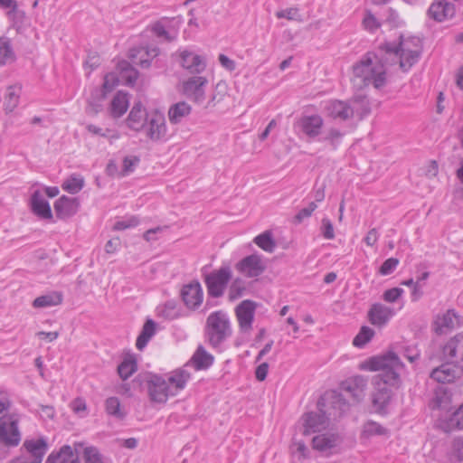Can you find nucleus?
I'll return each mask as SVG.
<instances>
[{"mask_svg":"<svg viewBox=\"0 0 463 463\" xmlns=\"http://www.w3.org/2000/svg\"><path fill=\"white\" fill-rule=\"evenodd\" d=\"M400 52L394 43H385L379 46L375 52H367L354 64V81L360 80L359 87L373 85L381 89L386 84L388 66L400 64Z\"/></svg>","mask_w":463,"mask_h":463,"instance_id":"nucleus-1","label":"nucleus"},{"mask_svg":"<svg viewBox=\"0 0 463 463\" xmlns=\"http://www.w3.org/2000/svg\"><path fill=\"white\" fill-rule=\"evenodd\" d=\"M365 369L380 373L373 377L374 392L372 402L378 411H383L392 398L391 386H396L400 382V371L403 364L393 352L370 358L364 366Z\"/></svg>","mask_w":463,"mask_h":463,"instance_id":"nucleus-2","label":"nucleus"},{"mask_svg":"<svg viewBox=\"0 0 463 463\" xmlns=\"http://www.w3.org/2000/svg\"><path fill=\"white\" fill-rule=\"evenodd\" d=\"M326 401H327L335 411L334 413L335 416H341L342 413L348 409V403L344 394L336 392L326 393L325 397H322L317 402L319 411H309L302 416L301 420L304 428V435L320 432L328 427L329 417L322 408L325 406Z\"/></svg>","mask_w":463,"mask_h":463,"instance_id":"nucleus-3","label":"nucleus"},{"mask_svg":"<svg viewBox=\"0 0 463 463\" xmlns=\"http://www.w3.org/2000/svg\"><path fill=\"white\" fill-rule=\"evenodd\" d=\"M232 335V323L226 312L217 310L208 316L204 326V335L206 342L213 349L221 352L224 343Z\"/></svg>","mask_w":463,"mask_h":463,"instance_id":"nucleus-4","label":"nucleus"},{"mask_svg":"<svg viewBox=\"0 0 463 463\" xmlns=\"http://www.w3.org/2000/svg\"><path fill=\"white\" fill-rule=\"evenodd\" d=\"M400 52V68L402 71H409L415 65L423 52L422 41L418 36L404 37L400 35L398 44H395Z\"/></svg>","mask_w":463,"mask_h":463,"instance_id":"nucleus-5","label":"nucleus"},{"mask_svg":"<svg viewBox=\"0 0 463 463\" xmlns=\"http://www.w3.org/2000/svg\"><path fill=\"white\" fill-rule=\"evenodd\" d=\"M232 277V269L229 266H222L204 276V283L207 288V293L212 298H221Z\"/></svg>","mask_w":463,"mask_h":463,"instance_id":"nucleus-6","label":"nucleus"},{"mask_svg":"<svg viewBox=\"0 0 463 463\" xmlns=\"http://www.w3.org/2000/svg\"><path fill=\"white\" fill-rule=\"evenodd\" d=\"M20 416L16 413H6L0 417V443L7 447H15L21 441L18 428Z\"/></svg>","mask_w":463,"mask_h":463,"instance_id":"nucleus-7","label":"nucleus"},{"mask_svg":"<svg viewBox=\"0 0 463 463\" xmlns=\"http://www.w3.org/2000/svg\"><path fill=\"white\" fill-rule=\"evenodd\" d=\"M24 451L21 456L14 458L10 463H42L48 450V444L43 438L25 440L23 445Z\"/></svg>","mask_w":463,"mask_h":463,"instance_id":"nucleus-8","label":"nucleus"},{"mask_svg":"<svg viewBox=\"0 0 463 463\" xmlns=\"http://www.w3.org/2000/svg\"><path fill=\"white\" fill-rule=\"evenodd\" d=\"M146 388L151 402L156 403H165L170 396H173L170 389L167 387L165 378L157 374H152L146 381Z\"/></svg>","mask_w":463,"mask_h":463,"instance_id":"nucleus-9","label":"nucleus"},{"mask_svg":"<svg viewBox=\"0 0 463 463\" xmlns=\"http://www.w3.org/2000/svg\"><path fill=\"white\" fill-rule=\"evenodd\" d=\"M208 84L206 77L194 75L183 81L184 95L196 103H203L205 99V88Z\"/></svg>","mask_w":463,"mask_h":463,"instance_id":"nucleus-10","label":"nucleus"},{"mask_svg":"<svg viewBox=\"0 0 463 463\" xmlns=\"http://www.w3.org/2000/svg\"><path fill=\"white\" fill-rule=\"evenodd\" d=\"M439 358L443 362L463 363V333L457 334L440 346Z\"/></svg>","mask_w":463,"mask_h":463,"instance_id":"nucleus-11","label":"nucleus"},{"mask_svg":"<svg viewBox=\"0 0 463 463\" xmlns=\"http://www.w3.org/2000/svg\"><path fill=\"white\" fill-rule=\"evenodd\" d=\"M235 269L244 277L251 279L260 276L266 269V265L260 255L251 254L237 262Z\"/></svg>","mask_w":463,"mask_h":463,"instance_id":"nucleus-12","label":"nucleus"},{"mask_svg":"<svg viewBox=\"0 0 463 463\" xmlns=\"http://www.w3.org/2000/svg\"><path fill=\"white\" fill-rule=\"evenodd\" d=\"M145 128L146 136L154 142L166 140L165 118L160 112L152 113L147 119Z\"/></svg>","mask_w":463,"mask_h":463,"instance_id":"nucleus-13","label":"nucleus"},{"mask_svg":"<svg viewBox=\"0 0 463 463\" xmlns=\"http://www.w3.org/2000/svg\"><path fill=\"white\" fill-rule=\"evenodd\" d=\"M341 442L342 439L337 433L325 432L312 439V448L329 456L334 453V450L339 447Z\"/></svg>","mask_w":463,"mask_h":463,"instance_id":"nucleus-14","label":"nucleus"},{"mask_svg":"<svg viewBox=\"0 0 463 463\" xmlns=\"http://www.w3.org/2000/svg\"><path fill=\"white\" fill-rule=\"evenodd\" d=\"M256 303L252 300H243L236 307L235 313L240 329L244 332H250L252 328L254 320Z\"/></svg>","mask_w":463,"mask_h":463,"instance_id":"nucleus-15","label":"nucleus"},{"mask_svg":"<svg viewBox=\"0 0 463 463\" xmlns=\"http://www.w3.org/2000/svg\"><path fill=\"white\" fill-rule=\"evenodd\" d=\"M181 297L187 308L192 310L197 309L203 299V291L201 284L194 280L183 286Z\"/></svg>","mask_w":463,"mask_h":463,"instance_id":"nucleus-16","label":"nucleus"},{"mask_svg":"<svg viewBox=\"0 0 463 463\" xmlns=\"http://www.w3.org/2000/svg\"><path fill=\"white\" fill-rule=\"evenodd\" d=\"M455 14V5L447 0H433L427 11L428 16L439 23L453 18Z\"/></svg>","mask_w":463,"mask_h":463,"instance_id":"nucleus-17","label":"nucleus"},{"mask_svg":"<svg viewBox=\"0 0 463 463\" xmlns=\"http://www.w3.org/2000/svg\"><path fill=\"white\" fill-rule=\"evenodd\" d=\"M366 386V379L364 376L356 375L343 382L341 389L354 402H360L364 397Z\"/></svg>","mask_w":463,"mask_h":463,"instance_id":"nucleus-18","label":"nucleus"},{"mask_svg":"<svg viewBox=\"0 0 463 463\" xmlns=\"http://www.w3.org/2000/svg\"><path fill=\"white\" fill-rule=\"evenodd\" d=\"M179 58L180 65L191 74H200L206 68L205 60L193 52L182 51Z\"/></svg>","mask_w":463,"mask_h":463,"instance_id":"nucleus-19","label":"nucleus"},{"mask_svg":"<svg viewBox=\"0 0 463 463\" xmlns=\"http://www.w3.org/2000/svg\"><path fill=\"white\" fill-rule=\"evenodd\" d=\"M456 362H445V364L433 369L430 377L438 383H451L458 375V368L454 364Z\"/></svg>","mask_w":463,"mask_h":463,"instance_id":"nucleus-20","label":"nucleus"},{"mask_svg":"<svg viewBox=\"0 0 463 463\" xmlns=\"http://www.w3.org/2000/svg\"><path fill=\"white\" fill-rule=\"evenodd\" d=\"M326 113L335 119L347 120L354 116L353 108L345 101L331 100L326 107Z\"/></svg>","mask_w":463,"mask_h":463,"instance_id":"nucleus-21","label":"nucleus"},{"mask_svg":"<svg viewBox=\"0 0 463 463\" xmlns=\"http://www.w3.org/2000/svg\"><path fill=\"white\" fill-rule=\"evenodd\" d=\"M190 378L191 373L184 368L175 370L167 375L165 378L167 387L170 389L171 392H173V396L185 388Z\"/></svg>","mask_w":463,"mask_h":463,"instance_id":"nucleus-22","label":"nucleus"},{"mask_svg":"<svg viewBox=\"0 0 463 463\" xmlns=\"http://www.w3.org/2000/svg\"><path fill=\"white\" fill-rule=\"evenodd\" d=\"M394 311L392 307L384 306L381 303L373 304L369 312L368 317L370 322L378 326H383L393 317Z\"/></svg>","mask_w":463,"mask_h":463,"instance_id":"nucleus-23","label":"nucleus"},{"mask_svg":"<svg viewBox=\"0 0 463 463\" xmlns=\"http://www.w3.org/2000/svg\"><path fill=\"white\" fill-rule=\"evenodd\" d=\"M324 120L321 116L315 114L304 116L299 120V127L303 133L308 137H317L321 133Z\"/></svg>","mask_w":463,"mask_h":463,"instance_id":"nucleus-24","label":"nucleus"},{"mask_svg":"<svg viewBox=\"0 0 463 463\" xmlns=\"http://www.w3.org/2000/svg\"><path fill=\"white\" fill-rule=\"evenodd\" d=\"M78 206L77 199L62 195L55 202L54 211L58 218L65 219L74 215L78 210Z\"/></svg>","mask_w":463,"mask_h":463,"instance_id":"nucleus-25","label":"nucleus"},{"mask_svg":"<svg viewBox=\"0 0 463 463\" xmlns=\"http://www.w3.org/2000/svg\"><path fill=\"white\" fill-rule=\"evenodd\" d=\"M31 206L33 213L37 216L43 219H51L52 217L51 206L40 191H35L33 194Z\"/></svg>","mask_w":463,"mask_h":463,"instance_id":"nucleus-26","label":"nucleus"},{"mask_svg":"<svg viewBox=\"0 0 463 463\" xmlns=\"http://www.w3.org/2000/svg\"><path fill=\"white\" fill-rule=\"evenodd\" d=\"M46 463H80L79 456L73 451L71 446L64 445L57 453H51Z\"/></svg>","mask_w":463,"mask_h":463,"instance_id":"nucleus-27","label":"nucleus"},{"mask_svg":"<svg viewBox=\"0 0 463 463\" xmlns=\"http://www.w3.org/2000/svg\"><path fill=\"white\" fill-rule=\"evenodd\" d=\"M147 118L148 116L141 103H137L129 112L128 117V125L129 128L138 130L140 128L144 127L145 121Z\"/></svg>","mask_w":463,"mask_h":463,"instance_id":"nucleus-28","label":"nucleus"},{"mask_svg":"<svg viewBox=\"0 0 463 463\" xmlns=\"http://www.w3.org/2000/svg\"><path fill=\"white\" fill-rule=\"evenodd\" d=\"M213 355L208 353L202 345L198 346L191 359L196 370L208 369L213 364Z\"/></svg>","mask_w":463,"mask_h":463,"instance_id":"nucleus-29","label":"nucleus"},{"mask_svg":"<svg viewBox=\"0 0 463 463\" xmlns=\"http://www.w3.org/2000/svg\"><path fill=\"white\" fill-rule=\"evenodd\" d=\"M456 314L453 310L449 309L441 316H438L433 323V330L436 334H444L447 330L454 327V320Z\"/></svg>","mask_w":463,"mask_h":463,"instance_id":"nucleus-30","label":"nucleus"},{"mask_svg":"<svg viewBox=\"0 0 463 463\" xmlns=\"http://www.w3.org/2000/svg\"><path fill=\"white\" fill-rule=\"evenodd\" d=\"M192 111L191 106L185 101H180L169 108L168 118L171 123L177 124Z\"/></svg>","mask_w":463,"mask_h":463,"instance_id":"nucleus-31","label":"nucleus"},{"mask_svg":"<svg viewBox=\"0 0 463 463\" xmlns=\"http://www.w3.org/2000/svg\"><path fill=\"white\" fill-rule=\"evenodd\" d=\"M156 324L153 319L148 318L145 322L142 330L137 338L136 346L138 350H142L144 347L146 346L149 340L156 334Z\"/></svg>","mask_w":463,"mask_h":463,"instance_id":"nucleus-32","label":"nucleus"},{"mask_svg":"<svg viewBox=\"0 0 463 463\" xmlns=\"http://www.w3.org/2000/svg\"><path fill=\"white\" fill-rule=\"evenodd\" d=\"M128 94L118 91L111 100V115L115 118H119L128 110Z\"/></svg>","mask_w":463,"mask_h":463,"instance_id":"nucleus-33","label":"nucleus"},{"mask_svg":"<svg viewBox=\"0 0 463 463\" xmlns=\"http://www.w3.org/2000/svg\"><path fill=\"white\" fill-rule=\"evenodd\" d=\"M21 90L22 89L18 85L9 86L6 89L4 103L6 112H12L18 106Z\"/></svg>","mask_w":463,"mask_h":463,"instance_id":"nucleus-34","label":"nucleus"},{"mask_svg":"<svg viewBox=\"0 0 463 463\" xmlns=\"http://www.w3.org/2000/svg\"><path fill=\"white\" fill-rule=\"evenodd\" d=\"M15 60L11 40L7 37H0V67Z\"/></svg>","mask_w":463,"mask_h":463,"instance_id":"nucleus-35","label":"nucleus"},{"mask_svg":"<svg viewBox=\"0 0 463 463\" xmlns=\"http://www.w3.org/2000/svg\"><path fill=\"white\" fill-rule=\"evenodd\" d=\"M62 302V295L59 292H52L36 298L33 306L36 308H43L60 305Z\"/></svg>","mask_w":463,"mask_h":463,"instance_id":"nucleus-36","label":"nucleus"},{"mask_svg":"<svg viewBox=\"0 0 463 463\" xmlns=\"http://www.w3.org/2000/svg\"><path fill=\"white\" fill-rule=\"evenodd\" d=\"M140 156L135 154H128L122 158V166L120 169L121 176H128L135 172L140 164Z\"/></svg>","mask_w":463,"mask_h":463,"instance_id":"nucleus-37","label":"nucleus"},{"mask_svg":"<svg viewBox=\"0 0 463 463\" xmlns=\"http://www.w3.org/2000/svg\"><path fill=\"white\" fill-rule=\"evenodd\" d=\"M254 243L267 252H273L276 249V242L269 231H266L256 236L253 240Z\"/></svg>","mask_w":463,"mask_h":463,"instance_id":"nucleus-38","label":"nucleus"},{"mask_svg":"<svg viewBox=\"0 0 463 463\" xmlns=\"http://www.w3.org/2000/svg\"><path fill=\"white\" fill-rule=\"evenodd\" d=\"M463 429V403L449 416L446 421V430Z\"/></svg>","mask_w":463,"mask_h":463,"instance_id":"nucleus-39","label":"nucleus"},{"mask_svg":"<svg viewBox=\"0 0 463 463\" xmlns=\"http://www.w3.org/2000/svg\"><path fill=\"white\" fill-rule=\"evenodd\" d=\"M137 369V362L134 358L129 357L123 360L118 366V373L122 380L129 378Z\"/></svg>","mask_w":463,"mask_h":463,"instance_id":"nucleus-40","label":"nucleus"},{"mask_svg":"<svg viewBox=\"0 0 463 463\" xmlns=\"http://www.w3.org/2000/svg\"><path fill=\"white\" fill-rule=\"evenodd\" d=\"M450 404V397L445 392H436L430 401L429 406L431 410H447Z\"/></svg>","mask_w":463,"mask_h":463,"instance_id":"nucleus-41","label":"nucleus"},{"mask_svg":"<svg viewBox=\"0 0 463 463\" xmlns=\"http://www.w3.org/2000/svg\"><path fill=\"white\" fill-rule=\"evenodd\" d=\"M84 185V179L79 175H72L62 184V189L74 194L79 193Z\"/></svg>","mask_w":463,"mask_h":463,"instance_id":"nucleus-42","label":"nucleus"},{"mask_svg":"<svg viewBox=\"0 0 463 463\" xmlns=\"http://www.w3.org/2000/svg\"><path fill=\"white\" fill-rule=\"evenodd\" d=\"M122 71V78L125 80V83L128 86H134L138 78V71L133 68L128 62L123 61L120 64Z\"/></svg>","mask_w":463,"mask_h":463,"instance_id":"nucleus-43","label":"nucleus"},{"mask_svg":"<svg viewBox=\"0 0 463 463\" xmlns=\"http://www.w3.org/2000/svg\"><path fill=\"white\" fill-rule=\"evenodd\" d=\"M374 335V331L369 326H362L359 333L353 340V345L356 347H363L365 345Z\"/></svg>","mask_w":463,"mask_h":463,"instance_id":"nucleus-44","label":"nucleus"},{"mask_svg":"<svg viewBox=\"0 0 463 463\" xmlns=\"http://www.w3.org/2000/svg\"><path fill=\"white\" fill-rule=\"evenodd\" d=\"M106 411L118 419H123L125 413L120 409V402L117 397H109L105 402Z\"/></svg>","mask_w":463,"mask_h":463,"instance_id":"nucleus-45","label":"nucleus"},{"mask_svg":"<svg viewBox=\"0 0 463 463\" xmlns=\"http://www.w3.org/2000/svg\"><path fill=\"white\" fill-rule=\"evenodd\" d=\"M292 455L298 456L299 460L308 458V449L302 440H293L290 446Z\"/></svg>","mask_w":463,"mask_h":463,"instance_id":"nucleus-46","label":"nucleus"},{"mask_svg":"<svg viewBox=\"0 0 463 463\" xmlns=\"http://www.w3.org/2000/svg\"><path fill=\"white\" fill-rule=\"evenodd\" d=\"M118 80L114 73H108L104 77V82L102 84V90L100 92V98L105 99L107 93L110 92L114 87L118 84Z\"/></svg>","mask_w":463,"mask_h":463,"instance_id":"nucleus-47","label":"nucleus"},{"mask_svg":"<svg viewBox=\"0 0 463 463\" xmlns=\"http://www.w3.org/2000/svg\"><path fill=\"white\" fill-rule=\"evenodd\" d=\"M8 18L13 22V25L19 31L25 19V13L23 10L16 8L14 11L7 12Z\"/></svg>","mask_w":463,"mask_h":463,"instance_id":"nucleus-48","label":"nucleus"},{"mask_svg":"<svg viewBox=\"0 0 463 463\" xmlns=\"http://www.w3.org/2000/svg\"><path fill=\"white\" fill-rule=\"evenodd\" d=\"M83 454L86 463H104L100 453L94 447L85 448Z\"/></svg>","mask_w":463,"mask_h":463,"instance_id":"nucleus-49","label":"nucleus"},{"mask_svg":"<svg viewBox=\"0 0 463 463\" xmlns=\"http://www.w3.org/2000/svg\"><path fill=\"white\" fill-rule=\"evenodd\" d=\"M364 433L367 436L384 435L386 430L375 421H368L364 426Z\"/></svg>","mask_w":463,"mask_h":463,"instance_id":"nucleus-50","label":"nucleus"},{"mask_svg":"<svg viewBox=\"0 0 463 463\" xmlns=\"http://www.w3.org/2000/svg\"><path fill=\"white\" fill-rule=\"evenodd\" d=\"M276 17L279 19L285 18L287 20L301 21L298 9L297 7H290L283 10H279L276 13Z\"/></svg>","mask_w":463,"mask_h":463,"instance_id":"nucleus-51","label":"nucleus"},{"mask_svg":"<svg viewBox=\"0 0 463 463\" xmlns=\"http://www.w3.org/2000/svg\"><path fill=\"white\" fill-rule=\"evenodd\" d=\"M399 264V260L396 258H389L383 261L379 269V273L383 276L390 275L394 271Z\"/></svg>","mask_w":463,"mask_h":463,"instance_id":"nucleus-52","label":"nucleus"},{"mask_svg":"<svg viewBox=\"0 0 463 463\" xmlns=\"http://www.w3.org/2000/svg\"><path fill=\"white\" fill-rule=\"evenodd\" d=\"M363 24L364 28L369 32H374L381 27V23L371 12H367L363 20Z\"/></svg>","mask_w":463,"mask_h":463,"instance_id":"nucleus-53","label":"nucleus"},{"mask_svg":"<svg viewBox=\"0 0 463 463\" xmlns=\"http://www.w3.org/2000/svg\"><path fill=\"white\" fill-rule=\"evenodd\" d=\"M244 287L242 281L240 279H235L229 289V298L231 300H234L241 297Z\"/></svg>","mask_w":463,"mask_h":463,"instance_id":"nucleus-54","label":"nucleus"},{"mask_svg":"<svg viewBox=\"0 0 463 463\" xmlns=\"http://www.w3.org/2000/svg\"><path fill=\"white\" fill-rule=\"evenodd\" d=\"M321 233L326 240H333L335 238L334 226L332 222L327 218H323L321 222Z\"/></svg>","mask_w":463,"mask_h":463,"instance_id":"nucleus-55","label":"nucleus"},{"mask_svg":"<svg viewBox=\"0 0 463 463\" xmlns=\"http://www.w3.org/2000/svg\"><path fill=\"white\" fill-rule=\"evenodd\" d=\"M404 290L402 288H392L384 291L383 298L389 303H394L403 294Z\"/></svg>","mask_w":463,"mask_h":463,"instance_id":"nucleus-56","label":"nucleus"},{"mask_svg":"<svg viewBox=\"0 0 463 463\" xmlns=\"http://www.w3.org/2000/svg\"><path fill=\"white\" fill-rule=\"evenodd\" d=\"M385 23L392 27H399L402 24V20L400 19L399 14L396 10L391 7L386 10Z\"/></svg>","mask_w":463,"mask_h":463,"instance_id":"nucleus-57","label":"nucleus"},{"mask_svg":"<svg viewBox=\"0 0 463 463\" xmlns=\"http://www.w3.org/2000/svg\"><path fill=\"white\" fill-rule=\"evenodd\" d=\"M317 205L316 202H311L307 207L301 209L295 216L297 222H301L304 219L311 216L312 213L317 209Z\"/></svg>","mask_w":463,"mask_h":463,"instance_id":"nucleus-58","label":"nucleus"},{"mask_svg":"<svg viewBox=\"0 0 463 463\" xmlns=\"http://www.w3.org/2000/svg\"><path fill=\"white\" fill-rule=\"evenodd\" d=\"M100 64V57L97 52H89L84 62L85 67L90 68V72L97 69Z\"/></svg>","mask_w":463,"mask_h":463,"instance_id":"nucleus-59","label":"nucleus"},{"mask_svg":"<svg viewBox=\"0 0 463 463\" xmlns=\"http://www.w3.org/2000/svg\"><path fill=\"white\" fill-rule=\"evenodd\" d=\"M153 33L159 38H164L166 42L173 41V37H171L168 32L165 30V26L157 22L152 27Z\"/></svg>","mask_w":463,"mask_h":463,"instance_id":"nucleus-60","label":"nucleus"},{"mask_svg":"<svg viewBox=\"0 0 463 463\" xmlns=\"http://www.w3.org/2000/svg\"><path fill=\"white\" fill-rule=\"evenodd\" d=\"M138 224V219L131 217L128 220L118 221L114 224V229L117 231L126 230L130 227H135Z\"/></svg>","mask_w":463,"mask_h":463,"instance_id":"nucleus-61","label":"nucleus"},{"mask_svg":"<svg viewBox=\"0 0 463 463\" xmlns=\"http://www.w3.org/2000/svg\"><path fill=\"white\" fill-rule=\"evenodd\" d=\"M162 315L167 319H175V317H177V311L175 309V302H166L162 310Z\"/></svg>","mask_w":463,"mask_h":463,"instance_id":"nucleus-62","label":"nucleus"},{"mask_svg":"<svg viewBox=\"0 0 463 463\" xmlns=\"http://www.w3.org/2000/svg\"><path fill=\"white\" fill-rule=\"evenodd\" d=\"M71 410L79 415L86 412L87 405L82 398H76L71 403Z\"/></svg>","mask_w":463,"mask_h":463,"instance_id":"nucleus-63","label":"nucleus"},{"mask_svg":"<svg viewBox=\"0 0 463 463\" xmlns=\"http://www.w3.org/2000/svg\"><path fill=\"white\" fill-rule=\"evenodd\" d=\"M106 174L111 177H118V178L123 177L120 175V169H118L116 161L113 159L109 161V163L106 166Z\"/></svg>","mask_w":463,"mask_h":463,"instance_id":"nucleus-64","label":"nucleus"}]
</instances>
